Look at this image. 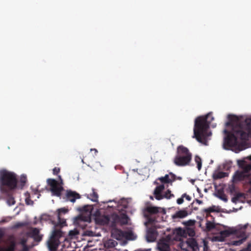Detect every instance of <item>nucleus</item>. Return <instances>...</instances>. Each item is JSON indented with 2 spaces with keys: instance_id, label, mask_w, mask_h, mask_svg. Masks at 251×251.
<instances>
[{
  "instance_id": "nucleus-64",
  "label": "nucleus",
  "mask_w": 251,
  "mask_h": 251,
  "mask_svg": "<svg viewBox=\"0 0 251 251\" xmlns=\"http://www.w3.org/2000/svg\"><path fill=\"white\" fill-rule=\"evenodd\" d=\"M250 159L251 160V156H250Z\"/></svg>"
},
{
  "instance_id": "nucleus-39",
  "label": "nucleus",
  "mask_w": 251,
  "mask_h": 251,
  "mask_svg": "<svg viewBox=\"0 0 251 251\" xmlns=\"http://www.w3.org/2000/svg\"><path fill=\"white\" fill-rule=\"evenodd\" d=\"M196 221L195 220H190L186 222L185 224L188 226H193L195 225Z\"/></svg>"
},
{
  "instance_id": "nucleus-33",
  "label": "nucleus",
  "mask_w": 251,
  "mask_h": 251,
  "mask_svg": "<svg viewBox=\"0 0 251 251\" xmlns=\"http://www.w3.org/2000/svg\"><path fill=\"white\" fill-rule=\"evenodd\" d=\"M15 203L14 198L11 195H8L7 199V203L9 205H12Z\"/></svg>"
},
{
  "instance_id": "nucleus-47",
  "label": "nucleus",
  "mask_w": 251,
  "mask_h": 251,
  "mask_svg": "<svg viewBox=\"0 0 251 251\" xmlns=\"http://www.w3.org/2000/svg\"><path fill=\"white\" fill-rule=\"evenodd\" d=\"M154 221L155 220L151 218H149L148 221V223L150 224H153Z\"/></svg>"
},
{
  "instance_id": "nucleus-44",
  "label": "nucleus",
  "mask_w": 251,
  "mask_h": 251,
  "mask_svg": "<svg viewBox=\"0 0 251 251\" xmlns=\"http://www.w3.org/2000/svg\"><path fill=\"white\" fill-rule=\"evenodd\" d=\"M24 226V224L23 223H18L15 225V227L16 228H18V227L23 226Z\"/></svg>"
},
{
  "instance_id": "nucleus-16",
  "label": "nucleus",
  "mask_w": 251,
  "mask_h": 251,
  "mask_svg": "<svg viewBox=\"0 0 251 251\" xmlns=\"http://www.w3.org/2000/svg\"><path fill=\"white\" fill-rule=\"evenodd\" d=\"M164 189L165 186L164 184H161L155 188L153 192V195L156 200H160L163 199V197H162L161 193Z\"/></svg>"
},
{
  "instance_id": "nucleus-12",
  "label": "nucleus",
  "mask_w": 251,
  "mask_h": 251,
  "mask_svg": "<svg viewBox=\"0 0 251 251\" xmlns=\"http://www.w3.org/2000/svg\"><path fill=\"white\" fill-rule=\"evenodd\" d=\"M157 249L159 251H170V245L168 241L164 239L159 240L157 243Z\"/></svg>"
},
{
  "instance_id": "nucleus-58",
  "label": "nucleus",
  "mask_w": 251,
  "mask_h": 251,
  "mask_svg": "<svg viewBox=\"0 0 251 251\" xmlns=\"http://www.w3.org/2000/svg\"><path fill=\"white\" fill-rule=\"evenodd\" d=\"M246 251H249V247L247 248L246 250H245Z\"/></svg>"
},
{
  "instance_id": "nucleus-2",
  "label": "nucleus",
  "mask_w": 251,
  "mask_h": 251,
  "mask_svg": "<svg viewBox=\"0 0 251 251\" xmlns=\"http://www.w3.org/2000/svg\"><path fill=\"white\" fill-rule=\"evenodd\" d=\"M214 119L211 112L205 116L197 117L195 121L193 138H195L199 142L204 144L207 136V130Z\"/></svg>"
},
{
  "instance_id": "nucleus-27",
  "label": "nucleus",
  "mask_w": 251,
  "mask_h": 251,
  "mask_svg": "<svg viewBox=\"0 0 251 251\" xmlns=\"http://www.w3.org/2000/svg\"><path fill=\"white\" fill-rule=\"evenodd\" d=\"M215 206L213 205L211 207H208L207 208H205L202 210V211L206 213V216L208 217L210 215L211 212H214L216 211L215 209Z\"/></svg>"
},
{
  "instance_id": "nucleus-49",
  "label": "nucleus",
  "mask_w": 251,
  "mask_h": 251,
  "mask_svg": "<svg viewBox=\"0 0 251 251\" xmlns=\"http://www.w3.org/2000/svg\"><path fill=\"white\" fill-rule=\"evenodd\" d=\"M199 204H201L203 203L202 201L198 199H196L195 201Z\"/></svg>"
},
{
  "instance_id": "nucleus-25",
  "label": "nucleus",
  "mask_w": 251,
  "mask_h": 251,
  "mask_svg": "<svg viewBox=\"0 0 251 251\" xmlns=\"http://www.w3.org/2000/svg\"><path fill=\"white\" fill-rule=\"evenodd\" d=\"M98 193L95 191L94 189H92V193L88 195V198L94 202H97L98 201Z\"/></svg>"
},
{
  "instance_id": "nucleus-36",
  "label": "nucleus",
  "mask_w": 251,
  "mask_h": 251,
  "mask_svg": "<svg viewBox=\"0 0 251 251\" xmlns=\"http://www.w3.org/2000/svg\"><path fill=\"white\" fill-rule=\"evenodd\" d=\"M27 242V239L26 238H22L20 239V241L19 244L21 245L22 246H26V243Z\"/></svg>"
},
{
  "instance_id": "nucleus-13",
  "label": "nucleus",
  "mask_w": 251,
  "mask_h": 251,
  "mask_svg": "<svg viewBox=\"0 0 251 251\" xmlns=\"http://www.w3.org/2000/svg\"><path fill=\"white\" fill-rule=\"evenodd\" d=\"M60 241L53 239V238H50L48 241V247L50 251H56L59 245H60Z\"/></svg>"
},
{
  "instance_id": "nucleus-8",
  "label": "nucleus",
  "mask_w": 251,
  "mask_h": 251,
  "mask_svg": "<svg viewBox=\"0 0 251 251\" xmlns=\"http://www.w3.org/2000/svg\"><path fill=\"white\" fill-rule=\"evenodd\" d=\"M220 235L216 236V238L220 241H222L226 237H228L231 234L237 235L238 230L233 228H229L228 229L221 231Z\"/></svg>"
},
{
  "instance_id": "nucleus-60",
  "label": "nucleus",
  "mask_w": 251,
  "mask_h": 251,
  "mask_svg": "<svg viewBox=\"0 0 251 251\" xmlns=\"http://www.w3.org/2000/svg\"><path fill=\"white\" fill-rule=\"evenodd\" d=\"M194 210H197V209H198V208H197V207H194Z\"/></svg>"
},
{
  "instance_id": "nucleus-45",
  "label": "nucleus",
  "mask_w": 251,
  "mask_h": 251,
  "mask_svg": "<svg viewBox=\"0 0 251 251\" xmlns=\"http://www.w3.org/2000/svg\"><path fill=\"white\" fill-rule=\"evenodd\" d=\"M28 250H29V248L26 245V246H23V249L21 251H28Z\"/></svg>"
},
{
  "instance_id": "nucleus-14",
  "label": "nucleus",
  "mask_w": 251,
  "mask_h": 251,
  "mask_svg": "<svg viewBox=\"0 0 251 251\" xmlns=\"http://www.w3.org/2000/svg\"><path fill=\"white\" fill-rule=\"evenodd\" d=\"M157 231L154 227L149 228L147 233V240L149 242H152L156 240Z\"/></svg>"
},
{
  "instance_id": "nucleus-40",
  "label": "nucleus",
  "mask_w": 251,
  "mask_h": 251,
  "mask_svg": "<svg viewBox=\"0 0 251 251\" xmlns=\"http://www.w3.org/2000/svg\"><path fill=\"white\" fill-rule=\"evenodd\" d=\"M60 169L59 168L55 167L53 169V174L54 175H57L60 172Z\"/></svg>"
},
{
  "instance_id": "nucleus-20",
  "label": "nucleus",
  "mask_w": 251,
  "mask_h": 251,
  "mask_svg": "<svg viewBox=\"0 0 251 251\" xmlns=\"http://www.w3.org/2000/svg\"><path fill=\"white\" fill-rule=\"evenodd\" d=\"M187 244L188 246L193 250V251H197L199 249V247L197 241L192 239L187 241Z\"/></svg>"
},
{
  "instance_id": "nucleus-3",
  "label": "nucleus",
  "mask_w": 251,
  "mask_h": 251,
  "mask_svg": "<svg viewBox=\"0 0 251 251\" xmlns=\"http://www.w3.org/2000/svg\"><path fill=\"white\" fill-rule=\"evenodd\" d=\"M17 175L5 169L0 170V191L2 193H8L17 187Z\"/></svg>"
},
{
  "instance_id": "nucleus-34",
  "label": "nucleus",
  "mask_w": 251,
  "mask_h": 251,
  "mask_svg": "<svg viewBox=\"0 0 251 251\" xmlns=\"http://www.w3.org/2000/svg\"><path fill=\"white\" fill-rule=\"evenodd\" d=\"M174 195L171 194V191L170 190H167V191L162 195L163 198L170 199L171 197H174Z\"/></svg>"
},
{
  "instance_id": "nucleus-62",
  "label": "nucleus",
  "mask_w": 251,
  "mask_h": 251,
  "mask_svg": "<svg viewBox=\"0 0 251 251\" xmlns=\"http://www.w3.org/2000/svg\"><path fill=\"white\" fill-rule=\"evenodd\" d=\"M119 231L120 232H121V233H122V230H119Z\"/></svg>"
},
{
  "instance_id": "nucleus-46",
  "label": "nucleus",
  "mask_w": 251,
  "mask_h": 251,
  "mask_svg": "<svg viewBox=\"0 0 251 251\" xmlns=\"http://www.w3.org/2000/svg\"><path fill=\"white\" fill-rule=\"evenodd\" d=\"M189 230H190L189 235L191 236H193L195 234V231L193 229H189Z\"/></svg>"
},
{
  "instance_id": "nucleus-59",
  "label": "nucleus",
  "mask_w": 251,
  "mask_h": 251,
  "mask_svg": "<svg viewBox=\"0 0 251 251\" xmlns=\"http://www.w3.org/2000/svg\"><path fill=\"white\" fill-rule=\"evenodd\" d=\"M150 199H151V200H153V197L152 196H151L150 197Z\"/></svg>"
},
{
  "instance_id": "nucleus-30",
  "label": "nucleus",
  "mask_w": 251,
  "mask_h": 251,
  "mask_svg": "<svg viewBox=\"0 0 251 251\" xmlns=\"http://www.w3.org/2000/svg\"><path fill=\"white\" fill-rule=\"evenodd\" d=\"M195 161L197 164L198 169L200 171L201 168V157L198 155L195 157Z\"/></svg>"
},
{
  "instance_id": "nucleus-43",
  "label": "nucleus",
  "mask_w": 251,
  "mask_h": 251,
  "mask_svg": "<svg viewBox=\"0 0 251 251\" xmlns=\"http://www.w3.org/2000/svg\"><path fill=\"white\" fill-rule=\"evenodd\" d=\"M182 196L183 198H185L188 201H190L191 200V197L190 196L187 195L186 194H183L182 195Z\"/></svg>"
},
{
  "instance_id": "nucleus-54",
  "label": "nucleus",
  "mask_w": 251,
  "mask_h": 251,
  "mask_svg": "<svg viewBox=\"0 0 251 251\" xmlns=\"http://www.w3.org/2000/svg\"><path fill=\"white\" fill-rule=\"evenodd\" d=\"M211 126L213 127V128H214L216 127V124H212V125H211Z\"/></svg>"
},
{
  "instance_id": "nucleus-41",
  "label": "nucleus",
  "mask_w": 251,
  "mask_h": 251,
  "mask_svg": "<svg viewBox=\"0 0 251 251\" xmlns=\"http://www.w3.org/2000/svg\"><path fill=\"white\" fill-rule=\"evenodd\" d=\"M78 234V232L76 230H71L69 232V235L71 236H75V235H77Z\"/></svg>"
},
{
  "instance_id": "nucleus-29",
  "label": "nucleus",
  "mask_w": 251,
  "mask_h": 251,
  "mask_svg": "<svg viewBox=\"0 0 251 251\" xmlns=\"http://www.w3.org/2000/svg\"><path fill=\"white\" fill-rule=\"evenodd\" d=\"M174 233L179 237H183L185 236V231L181 228H176L174 231Z\"/></svg>"
},
{
  "instance_id": "nucleus-56",
  "label": "nucleus",
  "mask_w": 251,
  "mask_h": 251,
  "mask_svg": "<svg viewBox=\"0 0 251 251\" xmlns=\"http://www.w3.org/2000/svg\"><path fill=\"white\" fill-rule=\"evenodd\" d=\"M127 234H128V235L129 236V235H132V233L131 232H128V233H127Z\"/></svg>"
},
{
  "instance_id": "nucleus-55",
  "label": "nucleus",
  "mask_w": 251,
  "mask_h": 251,
  "mask_svg": "<svg viewBox=\"0 0 251 251\" xmlns=\"http://www.w3.org/2000/svg\"><path fill=\"white\" fill-rule=\"evenodd\" d=\"M123 218H125L126 219L127 218V216L126 215H124Z\"/></svg>"
},
{
  "instance_id": "nucleus-31",
  "label": "nucleus",
  "mask_w": 251,
  "mask_h": 251,
  "mask_svg": "<svg viewBox=\"0 0 251 251\" xmlns=\"http://www.w3.org/2000/svg\"><path fill=\"white\" fill-rule=\"evenodd\" d=\"M243 194L242 193H237L235 195V196L233 197L231 199V201L232 202L236 203L237 201H238L239 199L243 197Z\"/></svg>"
},
{
  "instance_id": "nucleus-52",
  "label": "nucleus",
  "mask_w": 251,
  "mask_h": 251,
  "mask_svg": "<svg viewBox=\"0 0 251 251\" xmlns=\"http://www.w3.org/2000/svg\"><path fill=\"white\" fill-rule=\"evenodd\" d=\"M181 179H182V177H180V176H176V180H181Z\"/></svg>"
},
{
  "instance_id": "nucleus-18",
  "label": "nucleus",
  "mask_w": 251,
  "mask_h": 251,
  "mask_svg": "<svg viewBox=\"0 0 251 251\" xmlns=\"http://www.w3.org/2000/svg\"><path fill=\"white\" fill-rule=\"evenodd\" d=\"M237 164L243 171L249 172L251 170V164H247V162L245 160H238Z\"/></svg>"
},
{
  "instance_id": "nucleus-57",
  "label": "nucleus",
  "mask_w": 251,
  "mask_h": 251,
  "mask_svg": "<svg viewBox=\"0 0 251 251\" xmlns=\"http://www.w3.org/2000/svg\"><path fill=\"white\" fill-rule=\"evenodd\" d=\"M59 211H64V209H59Z\"/></svg>"
},
{
  "instance_id": "nucleus-10",
  "label": "nucleus",
  "mask_w": 251,
  "mask_h": 251,
  "mask_svg": "<svg viewBox=\"0 0 251 251\" xmlns=\"http://www.w3.org/2000/svg\"><path fill=\"white\" fill-rule=\"evenodd\" d=\"M66 200L72 202H75L76 199L81 198L80 195L75 191L67 190L66 195Z\"/></svg>"
},
{
  "instance_id": "nucleus-15",
  "label": "nucleus",
  "mask_w": 251,
  "mask_h": 251,
  "mask_svg": "<svg viewBox=\"0 0 251 251\" xmlns=\"http://www.w3.org/2000/svg\"><path fill=\"white\" fill-rule=\"evenodd\" d=\"M236 235L240 239L238 240L233 241L232 242V244L234 246L240 245L246 240L247 238L246 232L244 231H240L238 230V234Z\"/></svg>"
},
{
  "instance_id": "nucleus-7",
  "label": "nucleus",
  "mask_w": 251,
  "mask_h": 251,
  "mask_svg": "<svg viewBox=\"0 0 251 251\" xmlns=\"http://www.w3.org/2000/svg\"><path fill=\"white\" fill-rule=\"evenodd\" d=\"M26 235L37 242H40L43 238V235L40 233V229L36 227H32L31 230L26 233Z\"/></svg>"
},
{
  "instance_id": "nucleus-63",
  "label": "nucleus",
  "mask_w": 251,
  "mask_h": 251,
  "mask_svg": "<svg viewBox=\"0 0 251 251\" xmlns=\"http://www.w3.org/2000/svg\"><path fill=\"white\" fill-rule=\"evenodd\" d=\"M114 251L108 250V251Z\"/></svg>"
},
{
  "instance_id": "nucleus-42",
  "label": "nucleus",
  "mask_w": 251,
  "mask_h": 251,
  "mask_svg": "<svg viewBox=\"0 0 251 251\" xmlns=\"http://www.w3.org/2000/svg\"><path fill=\"white\" fill-rule=\"evenodd\" d=\"M176 201H177V204H182L184 201L183 196H182V197L181 198H178L177 200Z\"/></svg>"
},
{
  "instance_id": "nucleus-4",
  "label": "nucleus",
  "mask_w": 251,
  "mask_h": 251,
  "mask_svg": "<svg viewBox=\"0 0 251 251\" xmlns=\"http://www.w3.org/2000/svg\"><path fill=\"white\" fill-rule=\"evenodd\" d=\"M191 160L192 153L189 150L182 145L178 146L174 159V164L177 166H185L189 165Z\"/></svg>"
},
{
  "instance_id": "nucleus-53",
  "label": "nucleus",
  "mask_w": 251,
  "mask_h": 251,
  "mask_svg": "<svg viewBox=\"0 0 251 251\" xmlns=\"http://www.w3.org/2000/svg\"><path fill=\"white\" fill-rule=\"evenodd\" d=\"M89 233L88 234H86L87 235H89V236H91L92 235V232H90V231H88Z\"/></svg>"
},
{
  "instance_id": "nucleus-38",
  "label": "nucleus",
  "mask_w": 251,
  "mask_h": 251,
  "mask_svg": "<svg viewBox=\"0 0 251 251\" xmlns=\"http://www.w3.org/2000/svg\"><path fill=\"white\" fill-rule=\"evenodd\" d=\"M20 180L22 184L23 185H24L25 184L27 180L26 176L25 175L21 176Z\"/></svg>"
},
{
  "instance_id": "nucleus-32",
  "label": "nucleus",
  "mask_w": 251,
  "mask_h": 251,
  "mask_svg": "<svg viewBox=\"0 0 251 251\" xmlns=\"http://www.w3.org/2000/svg\"><path fill=\"white\" fill-rule=\"evenodd\" d=\"M26 195V198L25 199V203L27 205H33L34 203V202L33 201H32L30 199V197L29 196V194L27 193L25 194Z\"/></svg>"
},
{
  "instance_id": "nucleus-61",
  "label": "nucleus",
  "mask_w": 251,
  "mask_h": 251,
  "mask_svg": "<svg viewBox=\"0 0 251 251\" xmlns=\"http://www.w3.org/2000/svg\"><path fill=\"white\" fill-rule=\"evenodd\" d=\"M5 222V221L4 220H2V221H1V222H2V223H4Z\"/></svg>"
},
{
  "instance_id": "nucleus-11",
  "label": "nucleus",
  "mask_w": 251,
  "mask_h": 251,
  "mask_svg": "<svg viewBox=\"0 0 251 251\" xmlns=\"http://www.w3.org/2000/svg\"><path fill=\"white\" fill-rule=\"evenodd\" d=\"M249 177V172L246 171H239L235 172L233 176L234 181H241L244 180L246 178Z\"/></svg>"
},
{
  "instance_id": "nucleus-6",
  "label": "nucleus",
  "mask_w": 251,
  "mask_h": 251,
  "mask_svg": "<svg viewBox=\"0 0 251 251\" xmlns=\"http://www.w3.org/2000/svg\"><path fill=\"white\" fill-rule=\"evenodd\" d=\"M48 184L50 186V190L52 195L57 197H60L61 192L63 188L59 186L58 182L54 179L49 178L47 179Z\"/></svg>"
},
{
  "instance_id": "nucleus-19",
  "label": "nucleus",
  "mask_w": 251,
  "mask_h": 251,
  "mask_svg": "<svg viewBox=\"0 0 251 251\" xmlns=\"http://www.w3.org/2000/svg\"><path fill=\"white\" fill-rule=\"evenodd\" d=\"M188 215V212L186 210H181L176 211L175 214L172 215L173 219L178 218H183L186 217Z\"/></svg>"
},
{
  "instance_id": "nucleus-48",
  "label": "nucleus",
  "mask_w": 251,
  "mask_h": 251,
  "mask_svg": "<svg viewBox=\"0 0 251 251\" xmlns=\"http://www.w3.org/2000/svg\"><path fill=\"white\" fill-rule=\"evenodd\" d=\"M58 220L59 221V224H60V225H61L62 226H63V224H64V223H66V222H65V221H64V220H63L62 222H61V221H60V218L59 215H58Z\"/></svg>"
},
{
  "instance_id": "nucleus-22",
  "label": "nucleus",
  "mask_w": 251,
  "mask_h": 251,
  "mask_svg": "<svg viewBox=\"0 0 251 251\" xmlns=\"http://www.w3.org/2000/svg\"><path fill=\"white\" fill-rule=\"evenodd\" d=\"M118 245V242L113 239H109L104 243V247L106 248H113Z\"/></svg>"
},
{
  "instance_id": "nucleus-21",
  "label": "nucleus",
  "mask_w": 251,
  "mask_h": 251,
  "mask_svg": "<svg viewBox=\"0 0 251 251\" xmlns=\"http://www.w3.org/2000/svg\"><path fill=\"white\" fill-rule=\"evenodd\" d=\"M16 246V242L14 240L10 241V245L7 248H1L0 251H15Z\"/></svg>"
},
{
  "instance_id": "nucleus-17",
  "label": "nucleus",
  "mask_w": 251,
  "mask_h": 251,
  "mask_svg": "<svg viewBox=\"0 0 251 251\" xmlns=\"http://www.w3.org/2000/svg\"><path fill=\"white\" fill-rule=\"evenodd\" d=\"M109 221L110 218L107 215L100 216L96 218V223L101 226L107 225Z\"/></svg>"
},
{
  "instance_id": "nucleus-23",
  "label": "nucleus",
  "mask_w": 251,
  "mask_h": 251,
  "mask_svg": "<svg viewBox=\"0 0 251 251\" xmlns=\"http://www.w3.org/2000/svg\"><path fill=\"white\" fill-rule=\"evenodd\" d=\"M228 176V173L223 172H215L213 175L214 179H218Z\"/></svg>"
},
{
  "instance_id": "nucleus-24",
  "label": "nucleus",
  "mask_w": 251,
  "mask_h": 251,
  "mask_svg": "<svg viewBox=\"0 0 251 251\" xmlns=\"http://www.w3.org/2000/svg\"><path fill=\"white\" fill-rule=\"evenodd\" d=\"M62 236V232L60 230L55 229L50 236V238H53V239H56L59 241V238Z\"/></svg>"
},
{
  "instance_id": "nucleus-37",
  "label": "nucleus",
  "mask_w": 251,
  "mask_h": 251,
  "mask_svg": "<svg viewBox=\"0 0 251 251\" xmlns=\"http://www.w3.org/2000/svg\"><path fill=\"white\" fill-rule=\"evenodd\" d=\"M219 198L223 200V201H224L225 202H227V197L226 196V194H225L224 193H219Z\"/></svg>"
},
{
  "instance_id": "nucleus-28",
  "label": "nucleus",
  "mask_w": 251,
  "mask_h": 251,
  "mask_svg": "<svg viewBox=\"0 0 251 251\" xmlns=\"http://www.w3.org/2000/svg\"><path fill=\"white\" fill-rule=\"evenodd\" d=\"M215 228L216 226L213 223L209 221H207L206 223V229L207 231H210Z\"/></svg>"
},
{
  "instance_id": "nucleus-51",
  "label": "nucleus",
  "mask_w": 251,
  "mask_h": 251,
  "mask_svg": "<svg viewBox=\"0 0 251 251\" xmlns=\"http://www.w3.org/2000/svg\"><path fill=\"white\" fill-rule=\"evenodd\" d=\"M230 191L232 192L234 190V186L232 185L231 187H230Z\"/></svg>"
},
{
  "instance_id": "nucleus-26",
  "label": "nucleus",
  "mask_w": 251,
  "mask_h": 251,
  "mask_svg": "<svg viewBox=\"0 0 251 251\" xmlns=\"http://www.w3.org/2000/svg\"><path fill=\"white\" fill-rule=\"evenodd\" d=\"M146 210L151 214H155L159 212V208L154 206H148L146 208Z\"/></svg>"
},
{
  "instance_id": "nucleus-35",
  "label": "nucleus",
  "mask_w": 251,
  "mask_h": 251,
  "mask_svg": "<svg viewBox=\"0 0 251 251\" xmlns=\"http://www.w3.org/2000/svg\"><path fill=\"white\" fill-rule=\"evenodd\" d=\"M232 162L231 161L226 162L223 164V169L225 170L228 171L231 167Z\"/></svg>"
},
{
  "instance_id": "nucleus-50",
  "label": "nucleus",
  "mask_w": 251,
  "mask_h": 251,
  "mask_svg": "<svg viewBox=\"0 0 251 251\" xmlns=\"http://www.w3.org/2000/svg\"><path fill=\"white\" fill-rule=\"evenodd\" d=\"M91 151H94V152L95 153V155H97V153H98V151L97 149H91Z\"/></svg>"
},
{
  "instance_id": "nucleus-9",
  "label": "nucleus",
  "mask_w": 251,
  "mask_h": 251,
  "mask_svg": "<svg viewBox=\"0 0 251 251\" xmlns=\"http://www.w3.org/2000/svg\"><path fill=\"white\" fill-rule=\"evenodd\" d=\"M176 176L173 173L170 172L164 176L159 177L158 179L162 183H171L172 185V182L176 181Z\"/></svg>"
},
{
  "instance_id": "nucleus-5",
  "label": "nucleus",
  "mask_w": 251,
  "mask_h": 251,
  "mask_svg": "<svg viewBox=\"0 0 251 251\" xmlns=\"http://www.w3.org/2000/svg\"><path fill=\"white\" fill-rule=\"evenodd\" d=\"M78 210L81 212L88 213V216L81 215L75 217V223L76 224L78 225V226H81L82 228H85L86 226L85 222L90 221V215L91 212L90 210V206L89 205H84L78 208Z\"/></svg>"
},
{
  "instance_id": "nucleus-1",
  "label": "nucleus",
  "mask_w": 251,
  "mask_h": 251,
  "mask_svg": "<svg viewBox=\"0 0 251 251\" xmlns=\"http://www.w3.org/2000/svg\"><path fill=\"white\" fill-rule=\"evenodd\" d=\"M229 121L226 126L232 127L231 131L224 130L226 137L224 144L228 147H235L238 145V138L242 140H247L251 138V118H247L244 122H241L236 116L228 115Z\"/></svg>"
}]
</instances>
